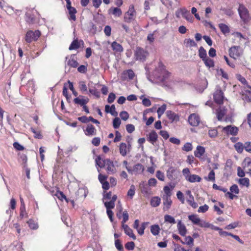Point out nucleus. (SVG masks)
Masks as SVG:
<instances>
[{
  "label": "nucleus",
  "mask_w": 251,
  "mask_h": 251,
  "mask_svg": "<svg viewBox=\"0 0 251 251\" xmlns=\"http://www.w3.org/2000/svg\"><path fill=\"white\" fill-rule=\"evenodd\" d=\"M78 87L80 91L82 93H85L87 92V87L84 81H81L79 82Z\"/></svg>",
  "instance_id": "obj_38"
},
{
  "label": "nucleus",
  "mask_w": 251,
  "mask_h": 251,
  "mask_svg": "<svg viewBox=\"0 0 251 251\" xmlns=\"http://www.w3.org/2000/svg\"><path fill=\"white\" fill-rule=\"evenodd\" d=\"M104 205H105V207L106 208V209L111 210V209H113L114 207L115 203L110 201L108 202H105Z\"/></svg>",
  "instance_id": "obj_61"
},
{
  "label": "nucleus",
  "mask_w": 251,
  "mask_h": 251,
  "mask_svg": "<svg viewBox=\"0 0 251 251\" xmlns=\"http://www.w3.org/2000/svg\"><path fill=\"white\" fill-rule=\"evenodd\" d=\"M219 27L220 28L221 32L224 34L228 33L230 31L228 26L226 24H219Z\"/></svg>",
  "instance_id": "obj_35"
},
{
  "label": "nucleus",
  "mask_w": 251,
  "mask_h": 251,
  "mask_svg": "<svg viewBox=\"0 0 251 251\" xmlns=\"http://www.w3.org/2000/svg\"><path fill=\"white\" fill-rule=\"evenodd\" d=\"M125 233L129 236L130 237L132 238L133 240L136 239V236L134 235V234L133 232V230L129 227L125 231Z\"/></svg>",
  "instance_id": "obj_55"
},
{
  "label": "nucleus",
  "mask_w": 251,
  "mask_h": 251,
  "mask_svg": "<svg viewBox=\"0 0 251 251\" xmlns=\"http://www.w3.org/2000/svg\"><path fill=\"white\" fill-rule=\"evenodd\" d=\"M68 10L69 14V20H72V21H75L76 17H75V14L76 13V10L75 8L72 7L71 5H70L69 6H66Z\"/></svg>",
  "instance_id": "obj_20"
},
{
  "label": "nucleus",
  "mask_w": 251,
  "mask_h": 251,
  "mask_svg": "<svg viewBox=\"0 0 251 251\" xmlns=\"http://www.w3.org/2000/svg\"><path fill=\"white\" fill-rule=\"evenodd\" d=\"M181 243L183 244H186L187 245L193 246L194 243V239L190 236H188L185 237L184 241L181 240Z\"/></svg>",
  "instance_id": "obj_37"
},
{
  "label": "nucleus",
  "mask_w": 251,
  "mask_h": 251,
  "mask_svg": "<svg viewBox=\"0 0 251 251\" xmlns=\"http://www.w3.org/2000/svg\"><path fill=\"white\" fill-rule=\"evenodd\" d=\"M205 179L209 181H214L215 180V172L213 170H211L207 177H205Z\"/></svg>",
  "instance_id": "obj_50"
},
{
  "label": "nucleus",
  "mask_w": 251,
  "mask_h": 251,
  "mask_svg": "<svg viewBox=\"0 0 251 251\" xmlns=\"http://www.w3.org/2000/svg\"><path fill=\"white\" fill-rule=\"evenodd\" d=\"M134 72L131 69L125 71L122 74V77L125 79L128 78L130 80L134 78Z\"/></svg>",
  "instance_id": "obj_24"
},
{
  "label": "nucleus",
  "mask_w": 251,
  "mask_h": 251,
  "mask_svg": "<svg viewBox=\"0 0 251 251\" xmlns=\"http://www.w3.org/2000/svg\"><path fill=\"white\" fill-rule=\"evenodd\" d=\"M148 222L143 223L141 225V226L140 227H138L136 228L138 233L140 235H142L144 233V230L146 228V226L148 224Z\"/></svg>",
  "instance_id": "obj_46"
},
{
  "label": "nucleus",
  "mask_w": 251,
  "mask_h": 251,
  "mask_svg": "<svg viewBox=\"0 0 251 251\" xmlns=\"http://www.w3.org/2000/svg\"><path fill=\"white\" fill-rule=\"evenodd\" d=\"M166 176L171 181H175L179 178L180 173L178 169L173 166L170 167L167 171Z\"/></svg>",
  "instance_id": "obj_3"
},
{
  "label": "nucleus",
  "mask_w": 251,
  "mask_h": 251,
  "mask_svg": "<svg viewBox=\"0 0 251 251\" xmlns=\"http://www.w3.org/2000/svg\"><path fill=\"white\" fill-rule=\"evenodd\" d=\"M163 209L164 211L168 210L172 204V201L171 199V198H163Z\"/></svg>",
  "instance_id": "obj_23"
},
{
  "label": "nucleus",
  "mask_w": 251,
  "mask_h": 251,
  "mask_svg": "<svg viewBox=\"0 0 251 251\" xmlns=\"http://www.w3.org/2000/svg\"><path fill=\"white\" fill-rule=\"evenodd\" d=\"M84 132L87 136H93L96 134L97 130L91 124H88Z\"/></svg>",
  "instance_id": "obj_14"
},
{
  "label": "nucleus",
  "mask_w": 251,
  "mask_h": 251,
  "mask_svg": "<svg viewBox=\"0 0 251 251\" xmlns=\"http://www.w3.org/2000/svg\"><path fill=\"white\" fill-rule=\"evenodd\" d=\"M81 98H83V96H79V97L75 98L74 100V101L75 103L83 106V105H86L88 102L89 99H81Z\"/></svg>",
  "instance_id": "obj_25"
},
{
  "label": "nucleus",
  "mask_w": 251,
  "mask_h": 251,
  "mask_svg": "<svg viewBox=\"0 0 251 251\" xmlns=\"http://www.w3.org/2000/svg\"><path fill=\"white\" fill-rule=\"evenodd\" d=\"M156 176L160 181H163L165 180L164 173L159 170L156 171Z\"/></svg>",
  "instance_id": "obj_56"
},
{
  "label": "nucleus",
  "mask_w": 251,
  "mask_h": 251,
  "mask_svg": "<svg viewBox=\"0 0 251 251\" xmlns=\"http://www.w3.org/2000/svg\"><path fill=\"white\" fill-rule=\"evenodd\" d=\"M242 99L246 101H251V88L248 87L243 91Z\"/></svg>",
  "instance_id": "obj_16"
},
{
  "label": "nucleus",
  "mask_w": 251,
  "mask_h": 251,
  "mask_svg": "<svg viewBox=\"0 0 251 251\" xmlns=\"http://www.w3.org/2000/svg\"><path fill=\"white\" fill-rule=\"evenodd\" d=\"M29 227L32 229H37L38 228V225L35 221L30 219L27 222Z\"/></svg>",
  "instance_id": "obj_45"
},
{
  "label": "nucleus",
  "mask_w": 251,
  "mask_h": 251,
  "mask_svg": "<svg viewBox=\"0 0 251 251\" xmlns=\"http://www.w3.org/2000/svg\"><path fill=\"white\" fill-rule=\"evenodd\" d=\"M205 152V149L203 147L198 146L196 150L194 151L196 157L201 158Z\"/></svg>",
  "instance_id": "obj_26"
},
{
  "label": "nucleus",
  "mask_w": 251,
  "mask_h": 251,
  "mask_svg": "<svg viewBox=\"0 0 251 251\" xmlns=\"http://www.w3.org/2000/svg\"><path fill=\"white\" fill-rule=\"evenodd\" d=\"M134 247L135 244L133 242H128L125 245V248L129 251H132L134 249Z\"/></svg>",
  "instance_id": "obj_59"
},
{
  "label": "nucleus",
  "mask_w": 251,
  "mask_h": 251,
  "mask_svg": "<svg viewBox=\"0 0 251 251\" xmlns=\"http://www.w3.org/2000/svg\"><path fill=\"white\" fill-rule=\"evenodd\" d=\"M238 11L241 19L244 23H248L251 20L249 11L243 4H240Z\"/></svg>",
  "instance_id": "obj_4"
},
{
  "label": "nucleus",
  "mask_w": 251,
  "mask_h": 251,
  "mask_svg": "<svg viewBox=\"0 0 251 251\" xmlns=\"http://www.w3.org/2000/svg\"><path fill=\"white\" fill-rule=\"evenodd\" d=\"M187 202H188V203L193 208H196L197 207H198V204L195 202L194 201V197L192 196L190 198H189V199H188L187 200Z\"/></svg>",
  "instance_id": "obj_52"
},
{
  "label": "nucleus",
  "mask_w": 251,
  "mask_h": 251,
  "mask_svg": "<svg viewBox=\"0 0 251 251\" xmlns=\"http://www.w3.org/2000/svg\"><path fill=\"white\" fill-rule=\"evenodd\" d=\"M130 145H129V147H127L126 144L125 143H121L119 145V152L120 154L123 156H126L127 152L130 151Z\"/></svg>",
  "instance_id": "obj_15"
},
{
  "label": "nucleus",
  "mask_w": 251,
  "mask_h": 251,
  "mask_svg": "<svg viewBox=\"0 0 251 251\" xmlns=\"http://www.w3.org/2000/svg\"><path fill=\"white\" fill-rule=\"evenodd\" d=\"M41 33L39 30H35L34 32L32 30L28 31L25 36V40L27 43H31L36 41L40 37Z\"/></svg>",
  "instance_id": "obj_7"
},
{
  "label": "nucleus",
  "mask_w": 251,
  "mask_h": 251,
  "mask_svg": "<svg viewBox=\"0 0 251 251\" xmlns=\"http://www.w3.org/2000/svg\"><path fill=\"white\" fill-rule=\"evenodd\" d=\"M153 75L159 81L163 82L169 77L170 73L165 70L163 64L159 62L157 67L153 72Z\"/></svg>",
  "instance_id": "obj_1"
},
{
  "label": "nucleus",
  "mask_w": 251,
  "mask_h": 251,
  "mask_svg": "<svg viewBox=\"0 0 251 251\" xmlns=\"http://www.w3.org/2000/svg\"><path fill=\"white\" fill-rule=\"evenodd\" d=\"M244 149L247 152L251 153V142H247L245 143Z\"/></svg>",
  "instance_id": "obj_64"
},
{
  "label": "nucleus",
  "mask_w": 251,
  "mask_h": 251,
  "mask_svg": "<svg viewBox=\"0 0 251 251\" xmlns=\"http://www.w3.org/2000/svg\"><path fill=\"white\" fill-rule=\"evenodd\" d=\"M160 230L159 226L158 225H152L151 226V232L153 235H157Z\"/></svg>",
  "instance_id": "obj_34"
},
{
  "label": "nucleus",
  "mask_w": 251,
  "mask_h": 251,
  "mask_svg": "<svg viewBox=\"0 0 251 251\" xmlns=\"http://www.w3.org/2000/svg\"><path fill=\"white\" fill-rule=\"evenodd\" d=\"M199 55L200 57L202 59V60L207 58L206 51L202 47H201L199 49Z\"/></svg>",
  "instance_id": "obj_40"
},
{
  "label": "nucleus",
  "mask_w": 251,
  "mask_h": 251,
  "mask_svg": "<svg viewBox=\"0 0 251 251\" xmlns=\"http://www.w3.org/2000/svg\"><path fill=\"white\" fill-rule=\"evenodd\" d=\"M184 43L186 44L187 47H196L197 43L193 40L191 39H186L184 41Z\"/></svg>",
  "instance_id": "obj_47"
},
{
  "label": "nucleus",
  "mask_w": 251,
  "mask_h": 251,
  "mask_svg": "<svg viewBox=\"0 0 251 251\" xmlns=\"http://www.w3.org/2000/svg\"><path fill=\"white\" fill-rule=\"evenodd\" d=\"M105 111L106 113H110L113 116H117L118 113L116 111L115 106L114 104L110 106L106 105L105 106Z\"/></svg>",
  "instance_id": "obj_27"
},
{
  "label": "nucleus",
  "mask_w": 251,
  "mask_h": 251,
  "mask_svg": "<svg viewBox=\"0 0 251 251\" xmlns=\"http://www.w3.org/2000/svg\"><path fill=\"white\" fill-rule=\"evenodd\" d=\"M136 12L134 9V5L132 4L130 5L128 11L124 14V21L127 23L132 22L136 19Z\"/></svg>",
  "instance_id": "obj_2"
},
{
  "label": "nucleus",
  "mask_w": 251,
  "mask_h": 251,
  "mask_svg": "<svg viewBox=\"0 0 251 251\" xmlns=\"http://www.w3.org/2000/svg\"><path fill=\"white\" fill-rule=\"evenodd\" d=\"M177 227L179 231V233L183 236H184L187 232V230L185 225L182 223L180 220L178 221L177 225Z\"/></svg>",
  "instance_id": "obj_21"
},
{
  "label": "nucleus",
  "mask_w": 251,
  "mask_h": 251,
  "mask_svg": "<svg viewBox=\"0 0 251 251\" xmlns=\"http://www.w3.org/2000/svg\"><path fill=\"white\" fill-rule=\"evenodd\" d=\"M203 61H204L205 65L209 68L213 67L214 66V61L211 58L207 57L203 59Z\"/></svg>",
  "instance_id": "obj_43"
},
{
  "label": "nucleus",
  "mask_w": 251,
  "mask_h": 251,
  "mask_svg": "<svg viewBox=\"0 0 251 251\" xmlns=\"http://www.w3.org/2000/svg\"><path fill=\"white\" fill-rule=\"evenodd\" d=\"M166 115L168 118L172 121H175L177 117V115L174 112L170 110L166 112Z\"/></svg>",
  "instance_id": "obj_44"
},
{
  "label": "nucleus",
  "mask_w": 251,
  "mask_h": 251,
  "mask_svg": "<svg viewBox=\"0 0 251 251\" xmlns=\"http://www.w3.org/2000/svg\"><path fill=\"white\" fill-rule=\"evenodd\" d=\"M165 194L163 198H171L172 195L171 190L168 186H165L163 188Z\"/></svg>",
  "instance_id": "obj_41"
},
{
  "label": "nucleus",
  "mask_w": 251,
  "mask_h": 251,
  "mask_svg": "<svg viewBox=\"0 0 251 251\" xmlns=\"http://www.w3.org/2000/svg\"><path fill=\"white\" fill-rule=\"evenodd\" d=\"M80 43H83L82 40L79 42L77 39L74 40L70 45L69 49V50H76L80 46Z\"/></svg>",
  "instance_id": "obj_31"
},
{
  "label": "nucleus",
  "mask_w": 251,
  "mask_h": 251,
  "mask_svg": "<svg viewBox=\"0 0 251 251\" xmlns=\"http://www.w3.org/2000/svg\"><path fill=\"white\" fill-rule=\"evenodd\" d=\"M121 122L120 119L118 117H116L113 119V126L114 129H117L119 127Z\"/></svg>",
  "instance_id": "obj_51"
},
{
  "label": "nucleus",
  "mask_w": 251,
  "mask_h": 251,
  "mask_svg": "<svg viewBox=\"0 0 251 251\" xmlns=\"http://www.w3.org/2000/svg\"><path fill=\"white\" fill-rule=\"evenodd\" d=\"M158 135L154 131H151L148 137V140L152 144H154L157 139Z\"/></svg>",
  "instance_id": "obj_28"
},
{
  "label": "nucleus",
  "mask_w": 251,
  "mask_h": 251,
  "mask_svg": "<svg viewBox=\"0 0 251 251\" xmlns=\"http://www.w3.org/2000/svg\"><path fill=\"white\" fill-rule=\"evenodd\" d=\"M151 205L153 207L158 206L161 203V199L158 196L153 197L151 200Z\"/></svg>",
  "instance_id": "obj_30"
},
{
  "label": "nucleus",
  "mask_w": 251,
  "mask_h": 251,
  "mask_svg": "<svg viewBox=\"0 0 251 251\" xmlns=\"http://www.w3.org/2000/svg\"><path fill=\"white\" fill-rule=\"evenodd\" d=\"M111 47L113 50L117 52H122L123 51V48L122 46L117 42L114 41L111 44Z\"/></svg>",
  "instance_id": "obj_32"
},
{
  "label": "nucleus",
  "mask_w": 251,
  "mask_h": 251,
  "mask_svg": "<svg viewBox=\"0 0 251 251\" xmlns=\"http://www.w3.org/2000/svg\"><path fill=\"white\" fill-rule=\"evenodd\" d=\"M238 182L240 185L242 186H246L247 188L249 187L250 185V180L247 177L239 179Z\"/></svg>",
  "instance_id": "obj_33"
},
{
  "label": "nucleus",
  "mask_w": 251,
  "mask_h": 251,
  "mask_svg": "<svg viewBox=\"0 0 251 251\" xmlns=\"http://www.w3.org/2000/svg\"><path fill=\"white\" fill-rule=\"evenodd\" d=\"M208 134L210 138H215L218 135V131L215 128H210L208 130Z\"/></svg>",
  "instance_id": "obj_49"
},
{
  "label": "nucleus",
  "mask_w": 251,
  "mask_h": 251,
  "mask_svg": "<svg viewBox=\"0 0 251 251\" xmlns=\"http://www.w3.org/2000/svg\"><path fill=\"white\" fill-rule=\"evenodd\" d=\"M193 147L191 143L187 142L182 147V150L185 151H190L192 150Z\"/></svg>",
  "instance_id": "obj_54"
},
{
  "label": "nucleus",
  "mask_w": 251,
  "mask_h": 251,
  "mask_svg": "<svg viewBox=\"0 0 251 251\" xmlns=\"http://www.w3.org/2000/svg\"><path fill=\"white\" fill-rule=\"evenodd\" d=\"M234 146L238 153H241L243 152L244 149V145L243 144V143L241 142H237L234 145Z\"/></svg>",
  "instance_id": "obj_36"
},
{
  "label": "nucleus",
  "mask_w": 251,
  "mask_h": 251,
  "mask_svg": "<svg viewBox=\"0 0 251 251\" xmlns=\"http://www.w3.org/2000/svg\"><path fill=\"white\" fill-rule=\"evenodd\" d=\"M186 180L190 182L194 183L195 182H200L201 180V178L198 175L194 174L190 175L189 177H186Z\"/></svg>",
  "instance_id": "obj_29"
},
{
  "label": "nucleus",
  "mask_w": 251,
  "mask_h": 251,
  "mask_svg": "<svg viewBox=\"0 0 251 251\" xmlns=\"http://www.w3.org/2000/svg\"><path fill=\"white\" fill-rule=\"evenodd\" d=\"M166 109V105L164 104L159 107L157 110L158 117H160L165 111Z\"/></svg>",
  "instance_id": "obj_53"
},
{
  "label": "nucleus",
  "mask_w": 251,
  "mask_h": 251,
  "mask_svg": "<svg viewBox=\"0 0 251 251\" xmlns=\"http://www.w3.org/2000/svg\"><path fill=\"white\" fill-rule=\"evenodd\" d=\"M105 159L101 158L100 156H98L96 159V165L100 168H103L105 165Z\"/></svg>",
  "instance_id": "obj_42"
},
{
  "label": "nucleus",
  "mask_w": 251,
  "mask_h": 251,
  "mask_svg": "<svg viewBox=\"0 0 251 251\" xmlns=\"http://www.w3.org/2000/svg\"><path fill=\"white\" fill-rule=\"evenodd\" d=\"M67 64L72 67L75 68L78 66L77 62L74 59H70L68 60Z\"/></svg>",
  "instance_id": "obj_58"
},
{
  "label": "nucleus",
  "mask_w": 251,
  "mask_h": 251,
  "mask_svg": "<svg viewBox=\"0 0 251 251\" xmlns=\"http://www.w3.org/2000/svg\"><path fill=\"white\" fill-rule=\"evenodd\" d=\"M104 167H106V170L109 174H112L114 172L115 167L113 163L109 159H105Z\"/></svg>",
  "instance_id": "obj_17"
},
{
  "label": "nucleus",
  "mask_w": 251,
  "mask_h": 251,
  "mask_svg": "<svg viewBox=\"0 0 251 251\" xmlns=\"http://www.w3.org/2000/svg\"><path fill=\"white\" fill-rule=\"evenodd\" d=\"M115 246L117 249L119 251H123V247L121 244V241L119 239H116L115 241Z\"/></svg>",
  "instance_id": "obj_57"
},
{
  "label": "nucleus",
  "mask_w": 251,
  "mask_h": 251,
  "mask_svg": "<svg viewBox=\"0 0 251 251\" xmlns=\"http://www.w3.org/2000/svg\"><path fill=\"white\" fill-rule=\"evenodd\" d=\"M134 55L136 60L144 61L148 55V52L144 49L137 47L135 51Z\"/></svg>",
  "instance_id": "obj_8"
},
{
  "label": "nucleus",
  "mask_w": 251,
  "mask_h": 251,
  "mask_svg": "<svg viewBox=\"0 0 251 251\" xmlns=\"http://www.w3.org/2000/svg\"><path fill=\"white\" fill-rule=\"evenodd\" d=\"M188 218L194 224L199 225L202 227H210L211 226L208 223L201 220L197 215L195 214L189 215Z\"/></svg>",
  "instance_id": "obj_6"
},
{
  "label": "nucleus",
  "mask_w": 251,
  "mask_h": 251,
  "mask_svg": "<svg viewBox=\"0 0 251 251\" xmlns=\"http://www.w3.org/2000/svg\"><path fill=\"white\" fill-rule=\"evenodd\" d=\"M120 116L121 118L124 121H126L129 118V115L128 113L125 111H122L120 113Z\"/></svg>",
  "instance_id": "obj_62"
},
{
  "label": "nucleus",
  "mask_w": 251,
  "mask_h": 251,
  "mask_svg": "<svg viewBox=\"0 0 251 251\" xmlns=\"http://www.w3.org/2000/svg\"><path fill=\"white\" fill-rule=\"evenodd\" d=\"M164 220L165 222L174 224L176 223V221L175 218L171 215H166L164 216Z\"/></svg>",
  "instance_id": "obj_48"
},
{
  "label": "nucleus",
  "mask_w": 251,
  "mask_h": 251,
  "mask_svg": "<svg viewBox=\"0 0 251 251\" xmlns=\"http://www.w3.org/2000/svg\"><path fill=\"white\" fill-rule=\"evenodd\" d=\"M226 113V109L224 107H220L216 110V115L219 121H222Z\"/></svg>",
  "instance_id": "obj_19"
},
{
  "label": "nucleus",
  "mask_w": 251,
  "mask_h": 251,
  "mask_svg": "<svg viewBox=\"0 0 251 251\" xmlns=\"http://www.w3.org/2000/svg\"><path fill=\"white\" fill-rule=\"evenodd\" d=\"M230 191L231 193L235 194H238L239 193V189L238 186L236 184L232 185L230 188Z\"/></svg>",
  "instance_id": "obj_60"
},
{
  "label": "nucleus",
  "mask_w": 251,
  "mask_h": 251,
  "mask_svg": "<svg viewBox=\"0 0 251 251\" xmlns=\"http://www.w3.org/2000/svg\"><path fill=\"white\" fill-rule=\"evenodd\" d=\"M34 8H26L25 12V21L29 24H33L35 22V18L33 15Z\"/></svg>",
  "instance_id": "obj_10"
},
{
  "label": "nucleus",
  "mask_w": 251,
  "mask_h": 251,
  "mask_svg": "<svg viewBox=\"0 0 251 251\" xmlns=\"http://www.w3.org/2000/svg\"><path fill=\"white\" fill-rule=\"evenodd\" d=\"M182 16L190 23H193L194 21V17L190 12L185 8H183Z\"/></svg>",
  "instance_id": "obj_18"
},
{
  "label": "nucleus",
  "mask_w": 251,
  "mask_h": 251,
  "mask_svg": "<svg viewBox=\"0 0 251 251\" xmlns=\"http://www.w3.org/2000/svg\"><path fill=\"white\" fill-rule=\"evenodd\" d=\"M218 127L221 128L222 126H219ZM223 131L227 135H236L238 132V128L232 126H227L225 127H222Z\"/></svg>",
  "instance_id": "obj_9"
},
{
  "label": "nucleus",
  "mask_w": 251,
  "mask_h": 251,
  "mask_svg": "<svg viewBox=\"0 0 251 251\" xmlns=\"http://www.w3.org/2000/svg\"><path fill=\"white\" fill-rule=\"evenodd\" d=\"M108 12L109 14H112L115 17H120L122 14L121 9L118 7H111Z\"/></svg>",
  "instance_id": "obj_22"
},
{
  "label": "nucleus",
  "mask_w": 251,
  "mask_h": 251,
  "mask_svg": "<svg viewBox=\"0 0 251 251\" xmlns=\"http://www.w3.org/2000/svg\"><path fill=\"white\" fill-rule=\"evenodd\" d=\"M209 208V206L207 204H204L202 206H201L198 210L199 213H205L206 212Z\"/></svg>",
  "instance_id": "obj_63"
},
{
  "label": "nucleus",
  "mask_w": 251,
  "mask_h": 251,
  "mask_svg": "<svg viewBox=\"0 0 251 251\" xmlns=\"http://www.w3.org/2000/svg\"><path fill=\"white\" fill-rule=\"evenodd\" d=\"M135 190L136 188L135 186L131 185L127 193V196L129 197L131 200L133 199V196L135 195Z\"/></svg>",
  "instance_id": "obj_39"
},
{
  "label": "nucleus",
  "mask_w": 251,
  "mask_h": 251,
  "mask_svg": "<svg viewBox=\"0 0 251 251\" xmlns=\"http://www.w3.org/2000/svg\"><path fill=\"white\" fill-rule=\"evenodd\" d=\"M213 97L215 102L217 103L220 104L223 103L224 98L223 92L221 90H216L214 93Z\"/></svg>",
  "instance_id": "obj_12"
},
{
  "label": "nucleus",
  "mask_w": 251,
  "mask_h": 251,
  "mask_svg": "<svg viewBox=\"0 0 251 251\" xmlns=\"http://www.w3.org/2000/svg\"><path fill=\"white\" fill-rule=\"evenodd\" d=\"M243 52L242 49L238 46H233L230 48L228 50L229 55L234 59H237L241 57Z\"/></svg>",
  "instance_id": "obj_5"
},
{
  "label": "nucleus",
  "mask_w": 251,
  "mask_h": 251,
  "mask_svg": "<svg viewBox=\"0 0 251 251\" xmlns=\"http://www.w3.org/2000/svg\"><path fill=\"white\" fill-rule=\"evenodd\" d=\"M144 170L145 167L142 164L137 163L133 166V168L131 169V171L129 173L135 175H138L142 174Z\"/></svg>",
  "instance_id": "obj_11"
},
{
  "label": "nucleus",
  "mask_w": 251,
  "mask_h": 251,
  "mask_svg": "<svg viewBox=\"0 0 251 251\" xmlns=\"http://www.w3.org/2000/svg\"><path fill=\"white\" fill-rule=\"evenodd\" d=\"M188 122L192 126H197L200 124V118L196 114H192L189 117Z\"/></svg>",
  "instance_id": "obj_13"
}]
</instances>
